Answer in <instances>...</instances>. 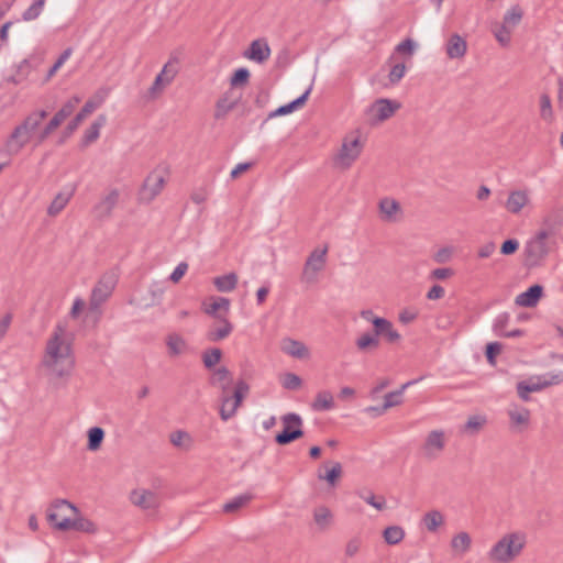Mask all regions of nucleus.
Instances as JSON below:
<instances>
[{
	"label": "nucleus",
	"mask_w": 563,
	"mask_h": 563,
	"mask_svg": "<svg viewBox=\"0 0 563 563\" xmlns=\"http://www.w3.org/2000/svg\"><path fill=\"white\" fill-rule=\"evenodd\" d=\"M43 366L56 377H67L75 366L71 343L66 338L65 327L56 325L46 343Z\"/></svg>",
	"instance_id": "f257e3e1"
},
{
	"label": "nucleus",
	"mask_w": 563,
	"mask_h": 563,
	"mask_svg": "<svg viewBox=\"0 0 563 563\" xmlns=\"http://www.w3.org/2000/svg\"><path fill=\"white\" fill-rule=\"evenodd\" d=\"M47 117L45 110H35L24 118V120L18 124L4 143L5 152L9 155H18L29 143L34 142L36 145V135L41 131V125L44 119Z\"/></svg>",
	"instance_id": "f03ea898"
},
{
	"label": "nucleus",
	"mask_w": 563,
	"mask_h": 563,
	"mask_svg": "<svg viewBox=\"0 0 563 563\" xmlns=\"http://www.w3.org/2000/svg\"><path fill=\"white\" fill-rule=\"evenodd\" d=\"M527 545V533L512 531L505 533L488 551V560L493 563H511Z\"/></svg>",
	"instance_id": "7ed1b4c3"
},
{
	"label": "nucleus",
	"mask_w": 563,
	"mask_h": 563,
	"mask_svg": "<svg viewBox=\"0 0 563 563\" xmlns=\"http://www.w3.org/2000/svg\"><path fill=\"white\" fill-rule=\"evenodd\" d=\"M542 225L543 228L530 238L525 245V263L529 268L541 266L550 252L548 244V239L552 234L550 218H544Z\"/></svg>",
	"instance_id": "20e7f679"
},
{
	"label": "nucleus",
	"mask_w": 563,
	"mask_h": 563,
	"mask_svg": "<svg viewBox=\"0 0 563 563\" xmlns=\"http://www.w3.org/2000/svg\"><path fill=\"white\" fill-rule=\"evenodd\" d=\"M78 508L66 499H55L47 509V521L58 531H69L70 523Z\"/></svg>",
	"instance_id": "39448f33"
},
{
	"label": "nucleus",
	"mask_w": 563,
	"mask_h": 563,
	"mask_svg": "<svg viewBox=\"0 0 563 563\" xmlns=\"http://www.w3.org/2000/svg\"><path fill=\"white\" fill-rule=\"evenodd\" d=\"M363 150L357 132L351 133L343 139L341 148L335 156V164L342 168H349L358 158Z\"/></svg>",
	"instance_id": "423d86ee"
},
{
	"label": "nucleus",
	"mask_w": 563,
	"mask_h": 563,
	"mask_svg": "<svg viewBox=\"0 0 563 563\" xmlns=\"http://www.w3.org/2000/svg\"><path fill=\"white\" fill-rule=\"evenodd\" d=\"M328 250V245H324L322 249H314L309 254L301 274L303 283L313 284L318 280V274L325 267Z\"/></svg>",
	"instance_id": "0eeeda50"
},
{
	"label": "nucleus",
	"mask_w": 563,
	"mask_h": 563,
	"mask_svg": "<svg viewBox=\"0 0 563 563\" xmlns=\"http://www.w3.org/2000/svg\"><path fill=\"white\" fill-rule=\"evenodd\" d=\"M562 382L563 372L548 373L537 377L536 382L532 379L529 383L519 382L517 384V391L522 400L528 401L530 393L540 391L549 386L561 384Z\"/></svg>",
	"instance_id": "6e6552de"
},
{
	"label": "nucleus",
	"mask_w": 563,
	"mask_h": 563,
	"mask_svg": "<svg viewBox=\"0 0 563 563\" xmlns=\"http://www.w3.org/2000/svg\"><path fill=\"white\" fill-rule=\"evenodd\" d=\"M284 429L276 434L275 441L279 445H287L303 435L302 419L298 413L289 412L282 417Z\"/></svg>",
	"instance_id": "1a4fd4ad"
},
{
	"label": "nucleus",
	"mask_w": 563,
	"mask_h": 563,
	"mask_svg": "<svg viewBox=\"0 0 563 563\" xmlns=\"http://www.w3.org/2000/svg\"><path fill=\"white\" fill-rule=\"evenodd\" d=\"M120 199V190L111 188L100 197L99 201L92 207L91 213L97 221H104L112 217V212Z\"/></svg>",
	"instance_id": "9d476101"
},
{
	"label": "nucleus",
	"mask_w": 563,
	"mask_h": 563,
	"mask_svg": "<svg viewBox=\"0 0 563 563\" xmlns=\"http://www.w3.org/2000/svg\"><path fill=\"white\" fill-rule=\"evenodd\" d=\"M177 60L169 59L148 88L150 99H156L172 84L178 73Z\"/></svg>",
	"instance_id": "9b49d317"
},
{
	"label": "nucleus",
	"mask_w": 563,
	"mask_h": 563,
	"mask_svg": "<svg viewBox=\"0 0 563 563\" xmlns=\"http://www.w3.org/2000/svg\"><path fill=\"white\" fill-rule=\"evenodd\" d=\"M446 445V435L443 430L430 431L421 446V452L424 459L435 460L443 452Z\"/></svg>",
	"instance_id": "f8f14e48"
},
{
	"label": "nucleus",
	"mask_w": 563,
	"mask_h": 563,
	"mask_svg": "<svg viewBox=\"0 0 563 563\" xmlns=\"http://www.w3.org/2000/svg\"><path fill=\"white\" fill-rule=\"evenodd\" d=\"M165 186V177L161 172H152L146 179L139 192V199L142 202H151L154 200L163 190Z\"/></svg>",
	"instance_id": "ddd939ff"
},
{
	"label": "nucleus",
	"mask_w": 563,
	"mask_h": 563,
	"mask_svg": "<svg viewBox=\"0 0 563 563\" xmlns=\"http://www.w3.org/2000/svg\"><path fill=\"white\" fill-rule=\"evenodd\" d=\"M113 280L110 277H103L92 289L89 312L95 313L98 318L101 305L110 297L113 290Z\"/></svg>",
	"instance_id": "4468645a"
},
{
	"label": "nucleus",
	"mask_w": 563,
	"mask_h": 563,
	"mask_svg": "<svg viewBox=\"0 0 563 563\" xmlns=\"http://www.w3.org/2000/svg\"><path fill=\"white\" fill-rule=\"evenodd\" d=\"M399 108L400 103L398 101L382 98L371 106L368 113L372 122L378 123L391 118Z\"/></svg>",
	"instance_id": "2eb2a0df"
},
{
	"label": "nucleus",
	"mask_w": 563,
	"mask_h": 563,
	"mask_svg": "<svg viewBox=\"0 0 563 563\" xmlns=\"http://www.w3.org/2000/svg\"><path fill=\"white\" fill-rule=\"evenodd\" d=\"M530 203L528 189L510 190L504 203L505 209L511 214H519Z\"/></svg>",
	"instance_id": "dca6fc26"
},
{
	"label": "nucleus",
	"mask_w": 563,
	"mask_h": 563,
	"mask_svg": "<svg viewBox=\"0 0 563 563\" xmlns=\"http://www.w3.org/2000/svg\"><path fill=\"white\" fill-rule=\"evenodd\" d=\"M243 56L255 63L263 64L271 56V47L265 38H257L251 42Z\"/></svg>",
	"instance_id": "f3484780"
},
{
	"label": "nucleus",
	"mask_w": 563,
	"mask_h": 563,
	"mask_svg": "<svg viewBox=\"0 0 563 563\" xmlns=\"http://www.w3.org/2000/svg\"><path fill=\"white\" fill-rule=\"evenodd\" d=\"M130 500L134 506L144 510L155 509L159 505L157 495L143 488L132 490L130 494Z\"/></svg>",
	"instance_id": "a211bd4d"
},
{
	"label": "nucleus",
	"mask_w": 563,
	"mask_h": 563,
	"mask_svg": "<svg viewBox=\"0 0 563 563\" xmlns=\"http://www.w3.org/2000/svg\"><path fill=\"white\" fill-rule=\"evenodd\" d=\"M510 427L516 430L527 429L530 424L531 412L528 408L512 405L507 411Z\"/></svg>",
	"instance_id": "6ab92c4d"
},
{
	"label": "nucleus",
	"mask_w": 563,
	"mask_h": 563,
	"mask_svg": "<svg viewBox=\"0 0 563 563\" xmlns=\"http://www.w3.org/2000/svg\"><path fill=\"white\" fill-rule=\"evenodd\" d=\"M233 331V324L228 320L227 317H219L207 332V339L210 342H219L228 338Z\"/></svg>",
	"instance_id": "aec40b11"
},
{
	"label": "nucleus",
	"mask_w": 563,
	"mask_h": 563,
	"mask_svg": "<svg viewBox=\"0 0 563 563\" xmlns=\"http://www.w3.org/2000/svg\"><path fill=\"white\" fill-rule=\"evenodd\" d=\"M380 219L385 222H396L401 216L400 203L389 197H385L378 202Z\"/></svg>",
	"instance_id": "412c9836"
},
{
	"label": "nucleus",
	"mask_w": 563,
	"mask_h": 563,
	"mask_svg": "<svg viewBox=\"0 0 563 563\" xmlns=\"http://www.w3.org/2000/svg\"><path fill=\"white\" fill-rule=\"evenodd\" d=\"M280 350L295 358L303 360L310 356L308 346L298 340L291 338H285L282 340Z\"/></svg>",
	"instance_id": "4be33fe9"
},
{
	"label": "nucleus",
	"mask_w": 563,
	"mask_h": 563,
	"mask_svg": "<svg viewBox=\"0 0 563 563\" xmlns=\"http://www.w3.org/2000/svg\"><path fill=\"white\" fill-rule=\"evenodd\" d=\"M374 332L378 338L383 336L388 343H396L401 339L393 323L385 318L374 320Z\"/></svg>",
	"instance_id": "5701e85b"
},
{
	"label": "nucleus",
	"mask_w": 563,
	"mask_h": 563,
	"mask_svg": "<svg viewBox=\"0 0 563 563\" xmlns=\"http://www.w3.org/2000/svg\"><path fill=\"white\" fill-rule=\"evenodd\" d=\"M312 517L319 532L328 531L334 523V515L327 506L316 507Z\"/></svg>",
	"instance_id": "b1692460"
},
{
	"label": "nucleus",
	"mask_w": 563,
	"mask_h": 563,
	"mask_svg": "<svg viewBox=\"0 0 563 563\" xmlns=\"http://www.w3.org/2000/svg\"><path fill=\"white\" fill-rule=\"evenodd\" d=\"M211 299V303H203L205 313L214 318V320H218L219 317H227L230 310V299L224 297H217Z\"/></svg>",
	"instance_id": "393cba45"
},
{
	"label": "nucleus",
	"mask_w": 563,
	"mask_h": 563,
	"mask_svg": "<svg viewBox=\"0 0 563 563\" xmlns=\"http://www.w3.org/2000/svg\"><path fill=\"white\" fill-rule=\"evenodd\" d=\"M542 292V286L533 285L516 297V303L521 307H534L540 300Z\"/></svg>",
	"instance_id": "a878e982"
},
{
	"label": "nucleus",
	"mask_w": 563,
	"mask_h": 563,
	"mask_svg": "<svg viewBox=\"0 0 563 563\" xmlns=\"http://www.w3.org/2000/svg\"><path fill=\"white\" fill-rule=\"evenodd\" d=\"M249 390H250V386L245 380L241 379L235 384L234 391L231 395L232 405L230 406V411L228 410V415H225L227 417L235 416L236 410L241 406V404H242L243 399L245 398V396L247 395Z\"/></svg>",
	"instance_id": "bb28decb"
},
{
	"label": "nucleus",
	"mask_w": 563,
	"mask_h": 563,
	"mask_svg": "<svg viewBox=\"0 0 563 563\" xmlns=\"http://www.w3.org/2000/svg\"><path fill=\"white\" fill-rule=\"evenodd\" d=\"M467 51V44L459 34H453L446 43V55L454 58H462Z\"/></svg>",
	"instance_id": "cd10ccee"
},
{
	"label": "nucleus",
	"mask_w": 563,
	"mask_h": 563,
	"mask_svg": "<svg viewBox=\"0 0 563 563\" xmlns=\"http://www.w3.org/2000/svg\"><path fill=\"white\" fill-rule=\"evenodd\" d=\"M417 380H410L404 384L398 390L390 391L385 395L384 397V404L378 409V415L384 413L387 409L398 406L402 402V394L407 387L415 384Z\"/></svg>",
	"instance_id": "c85d7f7f"
},
{
	"label": "nucleus",
	"mask_w": 563,
	"mask_h": 563,
	"mask_svg": "<svg viewBox=\"0 0 563 563\" xmlns=\"http://www.w3.org/2000/svg\"><path fill=\"white\" fill-rule=\"evenodd\" d=\"M106 122L107 117L104 114H100L96 118V120L90 124L82 136V146H88L98 140L100 130L102 126H104Z\"/></svg>",
	"instance_id": "c756f323"
},
{
	"label": "nucleus",
	"mask_w": 563,
	"mask_h": 563,
	"mask_svg": "<svg viewBox=\"0 0 563 563\" xmlns=\"http://www.w3.org/2000/svg\"><path fill=\"white\" fill-rule=\"evenodd\" d=\"M75 192V187L70 188L68 191L59 192L55 196L53 201L47 208V213L51 217L57 216L69 202L70 198L73 197Z\"/></svg>",
	"instance_id": "7c9ffc66"
},
{
	"label": "nucleus",
	"mask_w": 563,
	"mask_h": 563,
	"mask_svg": "<svg viewBox=\"0 0 563 563\" xmlns=\"http://www.w3.org/2000/svg\"><path fill=\"white\" fill-rule=\"evenodd\" d=\"M471 545V536L465 531L456 533L451 540V549L457 555H463L468 552Z\"/></svg>",
	"instance_id": "2f4dec72"
},
{
	"label": "nucleus",
	"mask_w": 563,
	"mask_h": 563,
	"mask_svg": "<svg viewBox=\"0 0 563 563\" xmlns=\"http://www.w3.org/2000/svg\"><path fill=\"white\" fill-rule=\"evenodd\" d=\"M310 92H311V87H309L300 97H298L294 101L277 108L271 115L278 117V115H286L288 113H291L292 111L302 107L306 103Z\"/></svg>",
	"instance_id": "473e14b6"
},
{
	"label": "nucleus",
	"mask_w": 563,
	"mask_h": 563,
	"mask_svg": "<svg viewBox=\"0 0 563 563\" xmlns=\"http://www.w3.org/2000/svg\"><path fill=\"white\" fill-rule=\"evenodd\" d=\"M334 407V399L329 390L319 391L311 405L314 411H325Z\"/></svg>",
	"instance_id": "72a5a7b5"
},
{
	"label": "nucleus",
	"mask_w": 563,
	"mask_h": 563,
	"mask_svg": "<svg viewBox=\"0 0 563 563\" xmlns=\"http://www.w3.org/2000/svg\"><path fill=\"white\" fill-rule=\"evenodd\" d=\"M213 285L219 291H232L238 285V275L235 273H229L222 276H218L213 279Z\"/></svg>",
	"instance_id": "f704fd0d"
},
{
	"label": "nucleus",
	"mask_w": 563,
	"mask_h": 563,
	"mask_svg": "<svg viewBox=\"0 0 563 563\" xmlns=\"http://www.w3.org/2000/svg\"><path fill=\"white\" fill-rule=\"evenodd\" d=\"M70 530L86 533H96L98 529L97 526L91 520L82 517L80 515V511L78 510V515H75L71 520Z\"/></svg>",
	"instance_id": "c9c22d12"
},
{
	"label": "nucleus",
	"mask_w": 563,
	"mask_h": 563,
	"mask_svg": "<svg viewBox=\"0 0 563 563\" xmlns=\"http://www.w3.org/2000/svg\"><path fill=\"white\" fill-rule=\"evenodd\" d=\"M166 345L170 356H178L183 354L187 347L186 341L176 333H172L167 336Z\"/></svg>",
	"instance_id": "e433bc0d"
},
{
	"label": "nucleus",
	"mask_w": 563,
	"mask_h": 563,
	"mask_svg": "<svg viewBox=\"0 0 563 563\" xmlns=\"http://www.w3.org/2000/svg\"><path fill=\"white\" fill-rule=\"evenodd\" d=\"M405 530L400 526H389L383 531L384 541L389 545L400 543L405 538Z\"/></svg>",
	"instance_id": "4c0bfd02"
},
{
	"label": "nucleus",
	"mask_w": 563,
	"mask_h": 563,
	"mask_svg": "<svg viewBox=\"0 0 563 563\" xmlns=\"http://www.w3.org/2000/svg\"><path fill=\"white\" fill-rule=\"evenodd\" d=\"M422 521L428 531L435 532L444 523V517L439 510H431L423 516Z\"/></svg>",
	"instance_id": "58836bf2"
},
{
	"label": "nucleus",
	"mask_w": 563,
	"mask_h": 563,
	"mask_svg": "<svg viewBox=\"0 0 563 563\" xmlns=\"http://www.w3.org/2000/svg\"><path fill=\"white\" fill-rule=\"evenodd\" d=\"M252 500V495L243 494L234 497L230 501L225 503L222 510L227 514H233L239 511L241 508L246 506Z\"/></svg>",
	"instance_id": "ea45409f"
},
{
	"label": "nucleus",
	"mask_w": 563,
	"mask_h": 563,
	"mask_svg": "<svg viewBox=\"0 0 563 563\" xmlns=\"http://www.w3.org/2000/svg\"><path fill=\"white\" fill-rule=\"evenodd\" d=\"M63 122V119L55 113L49 122L41 129L36 135V145H41Z\"/></svg>",
	"instance_id": "a19ab883"
},
{
	"label": "nucleus",
	"mask_w": 563,
	"mask_h": 563,
	"mask_svg": "<svg viewBox=\"0 0 563 563\" xmlns=\"http://www.w3.org/2000/svg\"><path fill=\"white\" fill-rule=\"evenodd\" d=\"M95 111V106L91 103H85L81 110L75 115V118L68 123L66 130L68 134H71L77 130L79 124Z\"/></svg>",
	"instance_id": "79ce46f5"
},
{
	"label": "nucleus",
	"mask_w": 563,
	"mask_h": 563,
	"mask_svg": "<svg viewBox=\"0 0 563 563\" xmlns=\"http://www.w3.org/2000/svg\"><path fill=\"white\" fill-rule=\"evenodd\" d=\"M233 382L232 379V375L230 373V371L227 368V367H219L217 368L213 373H212V376L210 377V384L213 385V386H220V385H231Z\"/></svg>",
	"instance_id": "37998d69"
},
{
	"label": "nucleus",
	"mask_w": 563,
	"mask_h": 563,
	"mask_svg": "<svg viewBox=\"0 0 563 563\" xmlns=\"http://www.w3.org/2000/svg\"><path fill=\"white\" fill-rule=\"evenodd\" d=\"M104 431L100 427H93L88 430V450L97 451L103 441Z\"/></svg>",
	"instance_id": "c03bdc74"
},
{
	"label": "nucleus",
	"mask_w": 563,
	"mask_h": 563,
	"mask_svg": "<svg viewBox=\"0 0 563 563\" xmlns=\"http://www.w3.org/2000/svg\"><path fill=\"white\" fill-rule=\"evenodd\" d=\"M355 345L363 352L369 349H377L379 345V339L375 333H364L356 340Z\"/></svg>",
	"instance_id": "a18cd8bd"
},
{
	"label": "nucleus",
	"mask_w": 563,
	"mask_h": 563,
	"mask_svg": "<svg viewBox=\"0 0 563 563\" xmlns=\"http://www.w3.org/2000/svg\"><path fill=\"white\" fill-rule=\"evenodd\" d=\"M522 14L523 13H522V10L520 9V7L514 5L505 14L503 24L510 27V30L512 31V29L520 23V21L522 19Z\"/></svg>",
	"instance_id": "49530a36"
},
{
	"label": "nucleus",
	"mask_w": 563,
	"mask_h": 563,
	"mask_svg": "<svg viewBox=\"0 0 563 563\" xmlns=\"http://www.w3.org/2000/svg\"><path fill=\"white\" fill-rule=\"evenodd\" d=\"M342 465L339 462L333 463L332 467L325 474H318V478L325 481L329 485L334 486L342 475Z\"/></svg>",
	"instance_id": "de8ad7c7"
},
{
	"label": "nucleus",
	"mask_w": 563,
	"mask_h": 563,
	"mask_svg": "<svg viewBox=\"0 0 563 563\" xmlns=\"http://www.w3.org/2000/svg\"><path fill=\"white\" fill-rule=\"evenodd\" d=\"M222 357V351L218 347L207 350L202 354V362L207 368L216 366Z\"/></svg>",
	"instance_id": "09e8293b"
},
{
	"label": "nucleus",
	"mask_w": 563,
	"mask_h": 563,
	"mask_svg": "<svg viewBox=\"0 0 563 563\" xmlns=\"http://www.w3.org/2000/svg\"><path fill=\"white\" fill-rule=\"evenodd\" d=\"M170 442L178 448H185L186 450L191 446L190 435L183 430L175 431L170 434Z\"/></svg>",
	"instance_id": "8fccbe9b"
},
{
	"label": "nucleus",
	"mask_w": 563,
	"mask_h": 563,
	"mask_svg": "<svg viewBox=\"0 0 563 563\" xmlns=\"http://www.w3.org/2000/svg\"><path fill=\"white\" fill-rule=\"evenodd\" d=\"M46 0H34L33 3L23 12L24 21H33L41 14Z\"/></svg>",
	"instance_id": "3c124183"
},
{
	"label": "nucleus",
	"mask_w": 563,
	"mask_h": 563,
	"mask_svg": "<svg viewBox=\"0 0 563 563\" xmlns=\"http://www.w3.org/2000/svg\"><path fill=\"white\" fill-rule=\"evenodd\" d=\"M250 79V71L245 67L238 68L232 77L230 78V85L231 87H241L245 86L249 82Z\"/></svg>",
	"instance_id": "603ef678"
},
{
	"label": "nucleus",
	"mask_w": 563,
	"mask_h": 563,
	"mask_svg": "<svg viewBox=\"0 0 563 563\" xmlns=\"http://www.w3.org/2000/svg\"><path fill=\"white\" fill-rule=\"evenodd\" d=\"M236 102L230 100L227 96H223L217 101L216 118L220 119L228 114L235 107Z\"/></svg>",
	"instance_id": "864d4df0"
},
{
	"label": "nucleus",
	"mask_w": 563,
	"mask_h": 563,
	"mask_svg": "<svg viewBox=\"0 0 563 563\" xmlns=\"http://www.w3.org/2000/svg\"><path fill=\"white\" fill-rule=\"evenodd\" d=\"M493 33L497 40V42L501 45V46H508L509 43H510V35H511V30L510 27L501 24V25H496L494 29H493Z\"/></svg>",
	"instance_id": "5fc2aeb1"
},
{
	"label": "nucleus",
	"mask_w": 563,
	"mask_h": 563,
	"mask_svg": "<svg viewBox=\"0 0 563 563\" xmlns=\"http://www.w3.org/2000/svg\"><path fill=\"white\" fill-rule=\"evenodd\" d=\"M358 496L375 509L382 511L386 508V500L383 496L376 497L373 493L367 495L360 493Z\"/></svg>",
	"instance_id": "6e6d98bb"
},
{
	"label": "nucleus",
	"mask_w": 563,
	"mask_h": 563,
	"mask_svg": "<svg viewBox=\"0 0 563 563\" xmlns=\"http://www.w3.org/2000/svg\"><path fill=\"white\" fill-rule=\"evenodd\" d=\"M80 98L75 96L70 98L57 112L58 117L65 121L75 110V108L79 104Z\"/></svg>",
	"instance_id": "4d7b16f0"
},
{
	"label": "nucleus",
	"mask_w": 563,
	"mask_h": 563,
	"mask_svg": "<svg viewBox=\"0 0 563 563\" xmlns=\"http://www.w3.org/2000/svg\"><path fill=\"white\" fill-rule=\"evenodd\" d=\"M509 319H510V316L507 312H503L497 316V318L495 319V322H494V327H493L494 332L497 335L504 336V334L507 332L506 327L509 322Z\"/></svg>",
	"instance_id": "13d9d810"
},
{
	"label": "nucleus",
	"mask_w": 563,
	"mask_h": 563,
	"mask_svg": "<svg viewBox=\"0 0 563 563\" xmlns=\"http://www.w3.org/2000/svg\"><path fill=\"white\" fill-rule=\"evenodd\" d=\"M110 93V88H107V87H102V88H99L93 97L91 99H89L86 103H91L92 106H95V110L97 108H99L103 101L108 98Z\"/></svg>",
	"instance_id": "bf43d9fd"
},
{
	"label": "nucleus",
	"mask_w": 563,
	"mask_h": 563,
	"mask_svg": "<svg viewBox=\"0 0 563 563\" xmlns=\"http://www.w3.org/2000/svg\"><path fill=\"white\" fill-rule=\"evenodd\" d=\"M29 73H30V63L26 59H24L18 66V74L15 76H12L8 80L12 81L13 84H20L23 79L26 78Z\"/></svg>",
	"instance_id": "052dcab7"
},
{
	"label": "nucleus",
	"mask_w": 563,
	"mask_h": 563,
	"mask_svg": "<svg viewBox=\"0 0 563 563\" xmlns=\"http://www.w3.org/2000/svg\"><path fill=\"white\" fill-rule=\"evenodd\" d=\"M503 345L499 342H490L486 345V358L489 364L495 365L496 356L501 352Z\"/></svg>",
	"instance_id": "680f3d73"
},
{
	"label": "nucleus",
	"mask_w": 563,
	"mask_h": 563,
	"mask_svg": "<svg viewBox=\"0 0 563 563\" xmlns=\"http://www.w3.org/2000/svg\"><path fill=\"white\" fill-rule=\"evenodd\" d=\"M540 113L544 120H550L552 118V106L548 95H542L540 97Z\"/></svg>",
	"instance_id": "e2e57ef3"
},
{
	"label": "nucleus",
	"mask_w": 563,
	"mask_h": 563,
	"mask_svg": "<svg viewBox=\"0 0 563 563\" xmlns=\"http://www.w3.org/2000/svg\"><path fill=\"white\" fill-rule=\"evenodd\" d=\"M283 386L286 389L295 390L301 386V378L296 374L288 373L283 379Z\"/></svg>",
	"instance_id": "0e129e2a"
},
{
	"label": "nucleus",
	"mask_w": 563,
	"mask_h": 563,
	"mask_svg": "<svg viewBox=\"0 0 563 563\" xmlns=\"http://www.w3.org/2000/svg\"><path fill=\"white\" fill-rule=\"evenodd\" d=\"M486 423V418L483 416H472L468 418L465 424L466 430L477 432Z\"/></svg>",
	"instance_id": "69168bd1"
},
{
	"label": "nucleus",
	"mask_w": 563,
	"mask_h": 563,
	"mask_svg": "<svg viewBox=\"0 0 563 563\" xmlns=\"http://www.w3.org/2000/svg\"><path fill=\"white\" fill-rule=\"evenodd\" d=\"M418 318V311L412 308L402 309L398 314V320L402 324H409Z\"/></svg>",
	"instance_id": "338daca9"
},
{
	"label": "nucleus",
	"mask_w": 563,
	"mask_h": 563,
	"mask_svg": "<svg viewBox=\"0 0 563 563\" xmlns=\"http://www.w3.org/2000/svg\"><path fill=\"white\" fill-rule=\"evenodd\" d=\"M405 73H406V66L405 64H396L393 66V68L390 69V73H389V81L391 84H397L399 82L402 77L405 76Z\"/></svg>",
	"instance_id": "774afa93"
}]
</instances>
